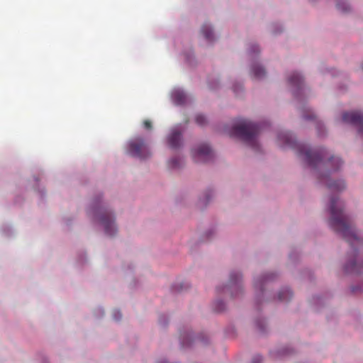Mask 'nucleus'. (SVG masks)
<instances>
[{"label": "nucleus", "instance_id": "obj_19", "mask_svg": "<svg viewBox=\"0 0 363 363\" xmlns=\"http://www.w3.org/2000/svg\"><path fill=\"white\" fill-rule=\"evenodd\" d=\"M195 121L199 125H204L206 123V118L203 115L198 114L196 116Z\"/></svg>", "mask_w": 363, "mask_h": 363}, {"label": "nucleus", "instance_id": "obj_6", "mask_svg": "<svg viewBox=\"0 0 363 363\" xmlns=\"http://www.w3.org/2000/svg\"><path fill=\"white\" fill-rule=\"evenodd\" d=\"M192 155L196 162H206L213 157L211 148L206 144H201L196 149H194Z\"/></svg>", "mask_w": 363, "mask_h": 363}, {"label": "nucleus", "instance_id": "obj_12", "mask_svg": "<svg viewBox=\"0 0 363 363\" xmlns=\"http://www.w3.org/2000/svg\"><path fill=\"white\" fill-rule=\"evenodd\" d=\"M289 82L291 85L300 89L303 83V78L298 73L294 72L289 77Z\"/></svg>", "mask_w": 363, "mask_h": 363}, {"label": "nucleus", "instance_id": "obj_4", "mask_svg": "<svg viewBox=\"0 0 363 363\" xmlns=\"http://www.w3.org/2000/svg\"><path fill=\"white\" fill-rule=\"evenodd\" d=\"M94 214L99 215L101 223L104 225L105 233L109 236L115 235L116 228L115 225V218L112 213L101 208L94 207Z\"/></svg>", "mask_w": 363, "mask_h": 363}, {"label": "nucleus", "instance_id": "obj_1", "mask_svg": "<svg viewBox=\"0 0 363 363\" xmlns=\"http://www.w3.org/2000/svg\"><path fill=\"white\" fill-rule=\"evenodd\" d=\"M330 226L337 233L341 234L352 247H354V242L359 243V240L350 222L349 218L343 212L342 205L335 197L330 199Z\"/></svg>", "mask_w": 363, "mask_h": 363}, {"label": "nucleus", "instance_id": "obj_16", "mask_svg": "<svg viewBox=\"0 0 363 363\" xmlns=\"http://www.w3.org/2000/svg\"><path fill=\"white\" fill-rule=\"evenodd\" d=\"M345 270L347 272H359V270L357 269V263L355 261L347 264L345 266Z\"/></svg>", "mask_w": 363, "mask_h": 363}, {"label": "nucleus", "instance_id": "obj_20", "mask_svg": "<svg viewBox=\"0 0 363 363\" xmlns=\"http://www.w3.org/2000/svg\"><path fill=\"white\" fill-rule=\"evenodd\" d=\"M279 138L280 140H283L286 145H291V139L287 134L280 135Z\"/></svg>", "mask_w": 363, "mask_h": 363}, {"label": "nucleus", "instance_id": "obj_23", "mask_svg": "<svg viewBox=\"0 0 363 363\" xmlns=\"http://www.w3.org/2000/svg\"><path fill=\"white\" fill-rule=\"evenodd\" d=\"M143 126L147 130L152 129V122L150 120H145L143 121Z\"/></svg>", "mask_w": 363, "mask_h": 363}, {"label": "nucleus", "instance_id": "obj_5", "mask_svg": "<svg viewBox=\"0 0 363 363\" xmlns=\"http://www.w3.org/2000/svg\"><path fill=\"white\" fill-rule=\"evenodd\" d=\"M128 153L140 159L147 158L150 155L148 146L142 138H136L130 140L128 143Z\"/></svg>", "mask_w": 363, "mask_h": 363}, {"label": "nucleus", "instance_id": "obj_9", "mask_svg": "<svg viewBox=\"0 0 363 363\" xmlns=\"http://www.w3.org/2000/svg\"><path fill=\"white\" fill-rule=\"evenodd\" d=\"M182 133L177 130H172L167 138V143L169 147L177 149L181 146Z\"/></svg>", "mask_w": 363, "mask_h": 363}, {"label": "nucleus", "instance_id": "obj_17", "mask_svg": "<svg viewBox=\"0 0 363 363\" xmlns=\"http://www.w3.org/2000/svg\"><path fill=\"white\" fill-rule=\"evenodd\" d=\"M241 278V275L240 273H232L230 277V283L233 286L239 282L240 279Z\"/></svg>", "mask_w": 363, "mask_h": 363}, {"label": "nucleus", "instance_id": "obj_22", "mask_svg": "<svg viewBox=\"0 0 363 363\" xmlns=\"http://www.w3.org/2000/svg\"><path fill=\"white\" fill-rule=\"evenodd\" d=\"M113 318L116 320H119L121 318L122 315H121V312L119 311L115 310L113 312Z\"/></svg>", "mask_w": 363, "mask_h": 363}, {"label": "nucleus", "instance_id": "obj_29", "mask_svg": "<svg viewBox=\"0 0 363 363\" xmlns=\"http://www.w3.org/2000/svg\"><path fill=\"white\" fill-rule=\"evenodd\" d=\"M257 325H258L259 328H260V330H263V327L262 325H259L258 323H257Z\"/></svg>", "mask_w": 363, "mask_h": 363}, {"label": "nucleus", "instance_id": "obj_8", "mask_svg": "<svg viewBox=\"0 0 363 363\" xmlns=\"http://www.w3.org/2000/svg\"><path fill=\"white\" fill-rule=\"evenodd\" d=\"M320 180L325 184L329 190L333 191H340L345 187V182L342 180L331 181L328 178V172L321 176Z\"/></svg>", "mask_w": 363, "mask_h": 363}, {"label": "nucleus", "instance_id": "obj_24", "mask_svg": "<svg viewBox=\"0 0 363 363\" xmlns=\"http://www.w3.org/2000/svg\"><path fill=\"white\" fill-rule=\"evenodd\" d=\"M251 52H259V49L258 48V46L254 45L251 47Z\"/></svg>", "mask_w": 363, "mask_h": 363}, {"label": "nucleus", "instance_id": "obj_14", "mask_svg": "<svg viewBox=\"0 0 363 363\" xmlns=\"http://www.w3.org/2000/svg\"><path fill=\"white\" fill-rule=\"evenodd\" d=\"M292 297V293L289 289H284L279 292L278 298L281 301H287Z\"/></svg>", "mask_w": 363, "mask_h": 363}, {"label": "nucleus", "instance_id": "obj_28", "mask_svg": "<svg viewBox=\"0 0 363 363\" xmlns=\"http://www.w3.org/2000/svg\"><path fill=\"white\" fill-rule=\"evenodd\" d=\"M157 363H169V362H167L166 360H161V361L158 362Z\"/></svg>", "mask_w": 363, "mask_h": 363}, {"label": "nucleus", "instance_id": "obj_18", "mask_svg": "<svg viewBox=\"0 0 363 363\" xmlns=\"http://www.w3.org/2000/svg\"><path fill=\"white\" fill-rule=\"evenodd\" d=\"M181 159L179 157H174L169 162V165L171 168H178L180 167Z\"/></svg>", "mask_w": 363, "mask_h": 363}, {"label": "nucleus", "instance_id": "obj_7", "mask_svg": "<svg viewBox=\"0 0 363 363\" xmlns=\"http://www.w3.org/2000/svg\"><path fill=\"white\" fill-rule=\"evenodd\" d=\"M342 121L356 126L359 133H363V113L358 111L345 112Z\"/></svg>", "mask_w": 363, "mask_h": 363}, {"label": "nucleus", "instance_id": "obj_3", "mask_svg": "<svg viewBox=\"0 0 363 363\" xmlns=\"http://www.w3.org/2000/svg\"><path fill=\"white\" fill-rule=\"evenodd\" d=\"M260 130L259 126L247 119L239 120L233 127L232 134L240 138L252 147L257 145L256 137Z\"/></svg>", "mask_w": 363, "mask_h": 363}, {"label": "nucleus", "instance_id": "obj_15", "mask_svg": "<svg viewBox=\"0 0 363 363\" xmlns=\"http://www.w3.org/2000/svg\"><path fill=\"white\" fill-rule=\"evenodd\" d=\"M337 9L343 12L347 13L350 11V6L344 0H339L336 4Z\"/></svg>", "mask_w": 363, "mask_h": 363}, {"label": "nucleus", "instance_id": "obj_27", "mask_svg": "<svg viewBox=\"0 0 363 363\" xmlns=\"http://www.w3.org/2000/svg\"><path fill=\"white\" fill-rule=\"evenodd\" d=\"M182 345H183V346H185V345H188V343H187V342H186V341H185V337H182Z\"/></svg>", "mask_w": 363, "mask_h": 363}, {"label": "nucleus", "instance_id": "obj_10", "mask_svg": "<svg viewBox=\"0 0 363 363\" xmlns=\"http://www.w3.org/2000/svg\"><path fill=\"white\" fill-rule=\"evenodd\" d=\"M174 102L177 105H182L186 101V95L182 91L175 90L172 94Z\"/></svg>", "mask_w": 363, "mask_h": 363}, {"label": "nucleus", "instance_id": "obj_21", "mask_svg": "<svg viewBox=\"0 0 363 363\" xmlns=\"http://www.w3.org/2000/svg\"><path fill=\"white\" fill-rule=\"evenodd\" d=\"M215 309L218 312H220L225 309L224 303L222 301H218L216 303V308Z\"/></svg>", "mask_w": 363, "mask_h": 363}, {"label": "nucleus", "instance_id": "obj_26", "mask_svg": "<svg viewBox=\"0 0 363 363\" xmlns=\"http://www.w3.org/2000/svg\"><path fill=\"white\" fill-rule=\"evenodd\" d=\"M303 118L306 120H310V119H313V118H315V116L313 114L311 115V116H307V115H303Z\"/></svg>", "mask_w": 363, "mask_h": 363}, {"label": "nucleus", "instance_id": "obj_11", "mask_svg": "<svg viewBox=\"0 0 363 363\" xmlns=\"http://www.w3.org/2000/svg\"><path fill=\"white\" fill-rule=\"evenodd\" d=\"M251 73L256 79H262L266 75V72L264 69L258 65H253L251 68Z\"/></svg>", "mask_w": 363, "mask_h": 363}, {"label": "nucleus", "instance_id": "obj_13", "mask_svg": "<svg viewBox=\"0 0 363 363\" xmlns=\"http://www.w3.org/2000/svg\"><path fill=\"white\" fill-rule=\"evenodd\" d=\"M201 33L204 38L208 40L211 41L213 38V33L212 32L211 28L207 24H204L201 28Z\"/></svg>", "mask_w": 363, "mask_h": 363}, {"label": "nucleus", "instance_id": "obj_2", "mask_svg": "<svg viewBox=\"0 0 363 363\" xmlns=\"http://www.w3.org/2000/svg\"><path fill=\"white\" fill-rule=\"evenodd\" d=\"M298 155L303 156L305 161L308 165L316 167L323 164L327 168L331 167L333 171H337L342 164V161L339 157H331L326 162L323 160L325 157L326 152L324 150L313 151L305 145H300L298 148Z\"/></svg>", "mask_w": 363, "mask_h": 363}, {"label": "nucleus", "instance_id": "obj_25", "mask_svg": "<svg viewBox=\"0 0 363 363\" xmlns=\"http://www.w3.org/2000/svg\"><path fill=\"white\" fill-rule=\"evenodd\" d=\"M261 360H262V357L259 355L255 357L253 359L254 362H259Z\"/></svg>", "mask_w": 363, "mask_h": 363}, {"label": "nucleus", "instance_id": "obj_30", "mask_svg": "<svg viewBox=\"0 0 363 363\" xmlns=\"http://www.w3.org/2000/svg\"><path fill=\"white\" fill-rule=\"evenodd\" d=\"M362 69H363V64H362Z\"/></svg>", "mask_w": 363, "mask_h": 363}]
</instances>
